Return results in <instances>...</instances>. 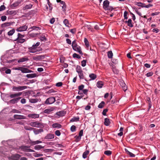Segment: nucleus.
<instances>
[{
    "instance_id": "f257e3e1",
    "label": "nucleus",
    "mask_w": 160,
    "mask_h": 160,
    "mask_svg": "<svg viewBox=\"0 0 160 160\" xmlns=\"http://www.w3.org/2000/svg\"><path fill=\"white\" fill-rule=\"evenodd\" d=\"M40 42H37L35 44H33L31 47L28 48V51L30 53H34L42 50V48L38 47L40 45Z\"/></svg>"
},
{
    "instance_id": "f03ea898",
    "label": "nucleus",
    "mask_w": 160,
    "mask_h": 160,
    "mask_svg": "<svg viewBox=\"0 0 160 160\" xmlns=\"http://www.w3.org/2000/svg\"><path fill=\"white\" fill-rule=\"evenodd\" d=\"M72 49L75 51L78 52L80 54L82 55L83 53L82 52L81 47L77 44L76 40L72 41Z\"/></svg>"
},
{
    "instance_id": "7ed1b4c3",
    "label": "nucleus",
    "mask_w": 160,
    "mask_h": 160,
    "mask_svg": "<svg viewBox=\"0 0 160 160\" xmlns=\"http://www.w3.org/2000/svg\"><path fill=\"white\" fill-rule=\"evenodd\" d=\"M24 37V35H22L20 33H18V37L14 41H17L18 43H22L24 42L25 40L24 39L22 38Z\"/></svg>"
},
{
    "instance_id": "20e7f679",
    "label": "nucleus",
    "mask_w": 160,
    "mask_h": 160,
    "mask_svg": "<svg viewBox=\"0 0 160 160\" xmlns=\"http://www.w3.org/2000/svg\"><path fill=\"white\" fill-rule=\"evenodd\" d=\"M30 147V146H22L20 147V148L22 151L24 152H34V150L29 148Z\"/></svg>"
},
{
    "instance_id": "39448f33",
    "label": "nucleus",
    "mask_w": 160,
    "mask_h": 160,
    "mask_svg": "<svg viewBox=\"0 0 160 160\" xmlns=\"http://www.w3.org/2000/svg\"><path fill=\"white\" fill-rule=\"evenodd\" d=\"M27 86H18V87L13 86L12 89L14 91H19L27 88Z\"/></svg>"
},
{
    "instance_id": "423d86ee",
    "label": "nucleus",
    "mask_w": 160,
    "mask_h": 160,
    "mask_svg": "<svg viewBox=\"0 0 160 160\" xmlns=\"http://www.w3.org/2000/svg\"><path fill=\"white\" fill-rule=\"evenodd\" d=\"M55 101V98L51 97L46 100L45 103L47 104H50L53 103Z\"/></svg>"
},
{
    "instance_id": "0eeeda50",
    "label": "nucleus",
    "mask_w": 160,
    "mask_h": 160,
    "mask_svg": "<svg viewBox=\"0 0 160 160\" xmlns=\"http://www.w3.org/2000/svg\"><path fill=\"white\" fill-rule=\"evenodd\" d=\"M29 125L32 127L40 128L42 124L37 122H31L29 123Z\"/></svg>"
},
{
    "instance_id": "6e6552de",
    "label": "nucleus",
    "mask_w": 160,
    "mask_h": 160,
    "mask_svg": "<svg viewBox=\"0 0 160 160\" xmlns=\"http://www.w3.org/2000/svg\"><path fill=\"white\" fill-rule=\"evenodd\" d=\"M28 27L27 25L22 26L19 28H17L16 30L18 32H23L26 31L28 29Z\"/></svg>"
},
{
    "instance_id": "1a4fd4ad",
    "label": "nucleus",
    "mask_w": 160,
    "mask_h": 160,
    "mask_svg": "<svg viewBox=\"0 0 160 160\" xmlns=\"http://www.w3.org/2000/svg\"><path fill=\"white\" fill-rule=\"evenodd\" d=\"M45 58L44 55H39L34 56L33 57V59L36 61L41 60Z\"/></svg>"
},
{
    "instance_id": "9d476101",
    "label": "nucleus",
    "mask_w": 160,
    "mask_h": 160,
    "mask_svg": "<svg viewBox=\"0 0 160 160\" xmlns=\"http://www.w3.org/2000/svg\"><path fill=\"white\" fill-rule=\"evenodd\" d=\"M22 94V92H16L13 94H11L9 97L11 98H18L19 96H21Z\"/></svg>"
},
{
    "instance_id": "9b49d317",
    "label": "nucleus",
    "mask_w": 160,
    "mask_h": 160,
    "mask_svg": "<svg viewBox=\"0 0 160 160\" xmlns=\"http://www.w3.org/2000/svg\"><path fill=\"white\" fill-rule=\"evenodd\" d=\"M14 118L16 119H26V117L24 115H14L13 116Z\"/></svg>"
},
{
    "instance_id": "f8f14e48",
    "label": "nucleus",
    "mask_w": 160,
    "mask_h": 160,
    "mask_svg": "<svg viewBox=\"0 0 160 160\" xmlns=\"http://www.w3.org/2000/svg\"><path fill=\"white\" fill-rule=\"evenodd\" d=\"M109 2L108 0H106L103 2V9L106 10L107 8L109 6Z\"/></svg>"
},
{
    "instance_id": "ddd939ff",
    "label": "nucleus",
    "mask_w": 160,
    "mask_h": 160,
    "mask_svg": "<svg viewBox=\"0 0 160 160\" xmlns=\"http://www.w3.org/2000/svg\"><path fill=\"white\" fill-rule=\"evenodd\" d=\"M54 138V135L52 133H49L47 134L45 137V139H53Z\"/></svg>"
},
{
    "instance_id": "4468645a",
    "label": "nucleus",
    "mask_w": 160,
    "mask_h": 160,
    "mask_svg": "<svg viewBox=\"0 0 160 160\" xmlns=\"http://www.w3.org/2000/svg\"><path fill=\"white\" fill-rule=\"evenodd\" d=\"M39 114L35 113L30 114L28 115V116L29 118H36L39 117Z\"/></svg>"
},
{
    "instance_id": "2eb2a0df",
    "label": "nucleus",
    "mask_w": 160,
    "mask_h": 160,
    "mask_svg": "<svg viewBox=\"0 0 160 160\" xmlns=\"http://www.w3.org/2000/svg\"><path fill=\"white\" fill-rule=\"evenodd\" d=\"M21 97H19L17 98H14L13 99H11L9 101V102L10 103L12 104H14L16 103H17L18 101L21 99Z\"/></svg>"
},
{
    "instance_id": "dca6fc26",
    "label": "nucleus",
    "mask_w": 160,
    "mask_h": 160,
    "mask_svg": "<svg viewBox=\"0 0 160 160\" xmlns=\"http://www.w3.org/2000/svg\"><path fill=\"white\" fill-rule=\"evenodd\" d=\"M21 71L23 73H30L32 72L31 70L28 69L27 68L22 67Z\"/></svg>"
},
{
    "instance_id": "f3484780",
    "label": "nucleus",
    "mask_w": 160,
    "mask_h": 160,
    "mask_svg": "<svg viewBox=\"0 0 160 160\" xmlns=\"http://www.w3.org/2000/svg\"><path fill=\"white\" fill-rule=\"evenodd\" d=\"M28 58L26 57H24L20 58L18 61V63L22 62H26L28 61Z\"/></svg>"
},
{
    "instance_id": "a211bd4d",
    "label": "nucleus",
    "mask_w": 160,
    "mask_h": 160,
    "mask_svg": "<svg viewBox=\"0 0 160 160\" xmlns=\"http://www.w3.org/2000/svg\"><path fill=\"white\" fill-rule=\"evenodd\" d=\"M39 38L41 41L45 42L47 41V38L44 34H42L40 35L39 37Z\"/></svg>"
},
{
    "instance_id": "6ab92c4d",
    "label": "nucleus",
    "mask_w": 160,
    "mask_h": 160,
    "mask_svg": "<svg viewBox=\"0 0 160 160\" xmlns=\"http://www.w3.org/2000/svg\"><path fill=\"white\" fill-rule=\"evenodd\" d=\"M33 132L36 135L42 132L43 131V130L42 129H37L33 128Z\"/></svg>"
},
{
    "instance_id": "aec40b11",
    "label": "nucleus",
    "mask_w": 160,
    "mask_h": 160,
    "mask_svg": "<svg viewBox=\"0 0 160 160\" xmlns=\"http://www.w3.org/2000/svg\"><path fill=\"white\" fill-rule=\"evenodd\" d=\"M52 126L53 128H61L62 127L61 125L57 123H55L52 124Z\"/></svg>"
},
{
    "instance_id": "412c9836",
    "label": "nucleus",
    "mask_w": 160,
    "mask_h": 160,
    "mask_svg": "<svg viewBox=\"0 0 160 160\" xmlns=\"http://www.w3.org/2000/svg\"><path fill=\"white\" fill-rule=\"evenodd\" d=\"M66 112L64 111H60L56 113V114L59 117L64 116L66 114Z\"/></svg>"
},
{
    "instance_id": "4be33fe9",
    "label": "nucleus",
    "mask_w": 160,
    "mask_h": 160,
    "mask_svg": "<svg viewBox=\"0 0 160 160\" xmlns=\"http://www.w3.org/2000/svg\"><path fill=\"white\" fill-rule=\"evenodd\" d=\"M42 142V141L39 140H37L35 141H33L31 140H30L29 143L31 144V145H34L39 143H41Z\"/></svg>"
},
{
    "instance_id": "5701e85b",
    "label": "nucleus",
    "mask_w": 160,
    "mask_h": 160,
    "mask_svg": "<svg viewBox=\"0 0 160 160\" xmlns=\"http://www.w3.org/2000/svg\"><path fill=\"white\" fill-rule=\"evenodd\" d=\"M103 82L101 81H98L97 83V86L99 88H101L103 86Z\"/></svg>"
},
{
    "instance_id": "b1692460",
    "label": "nucleus",
    "mask_w": 160,
    "mask_h": 160,
    "mask_svg": "<svg viewBox=\"0 0 160 160\" xmlns=\"http://www.w3.org/2000/svg\"><path fill=\"white\" fill-rule=\"evenodd\" d=\"M104 124L106 126H108L110 125L111 122L109 119L108 118H105L104 119Z\"/></svg>"
},
{
    "instance_id": "393cba45",
    "label": "nucleus",
    "mask_w": 160,
    "mask_h": 160,
    "mask_svg": "<svg viewBox=\"0 0 160 160\" xmlns=\"http://www.w3.org/2000/svg\"><path fill=\"white\" fill-rule=\"evenodd\" d=\"M11 23L10 22H5L1 24V27L2 28H4L6 27H9L10 26Z\"/></svg>"
},
{
    "instance_id": "a878e982",
    "label": "nucleus",
    "mask_w": 160,
    "mask_h": 160,
    "mask_svg": "<svg viewBox=\"0 0 160 160\" xmlns=\"http://www.w3.org/2000/svg\"><path fill=\"white\" fill-rule=\"evenodd\" d=\"M26 76L28 78H32L36 77L37 75L35 73L29 74H27Z\"/></svg>"
},
{
    "instance_id": "bb28decb",
    "label": "nucleus",
    "mask_w": 160,
    "mask_h": 160,
    "mask_svg": "<svg viewBox=\"0 0 160 160\" xmlns=\"http://www.w3.org/2000/svg\"><path fill=\"white\" fill-rule=\"evenodd\" d=\"M126 153L131 157H134L135 156L134 154H133L132 153L129 151L127 149L125 148V149Z\"/></svg>"
},
{
    "instance_id": "cd10ccee",
    "label": "nucleus",
    "mask_w": 160,
    "mask_h": 160,
    "mask_svg": "<svg viewBox=\"0 0 160 160\" xmlns=\"http://www.w3.org/2000/svg\"><path fill=\"white\" fill-rule=\"evenodd\" d=\"M132 21L130 19H129L128 21H125V22L127 23V25L128 26L131 27H133V25L132 23Z\"/></svg>"
},
{
    "instance_id": "c85d7f7f",
    "label": "nucleus",
    "mask_w": 160,
    "mask_h": 160,
    "mask_svg": "<svg viewBox=\"0 0 160 160\" xmlns=\"http://www.w3.org/2000/svg\"><path fill=\"white\" fill-rule=\"evenodd\" d=\"M152 6L153 5L150 4H148V5H145L144 4L141 2V7L148 8Z\"/></svg>"
},
{
    "instance_id": "c756f323",
    "label": "nucleus",
    "mask_w": 160,
    "mask_h": 160,
    "mask_svg": "<svg viewBox=\"0 0 160 160\" xmlns=\"http://www.w3.org/2000/svg\"><path fill=\"white\" fill-rule=\"evenodd\" d=\"M76 71L78 73L83 71L81 67L80 66L77 65L76 68Z\"/></svg>"
},
{
    "instance_id": "7c9ffc66",
    "label": "nucleus",
    "mask_w": 160,
    "mask_h": 160,
    "mask_svg": "<svg viewBox=\"0 0 160 160\" xmlns=\"http://www.w3.org/2000/svg\"><path fill=\"white\" fill-rule=\"evenodd\" d=\"M89 77L90 78V80H95L97 78V76L94 74L91 73L89 74Z\"/></svg>"
},
{
    "instance_id": "2f4dec72",
    "label": "nucleus",
    "mask_w": 160,
    "mask_h": 160,
    "mask_svg": "<svg viewBox=\"0 0 160 160\" xmlns=\"http://www.w3.org/2000/svg\"><path fill=\"white\" fill-rule=\"evenodd\" d=\"M79 120V118L78 117H73L70 120V122H77Z\"/></svg>"
},
{
    "instance_id": "473e14b6",
    "label": "nucleus",
    "mask_w": 160,
    "mask_h": 160,
    "mask_svg": "<svg viewBox=\"0 0 160 160\" xmlns=\"http://www.w3.org/2000/svg\"><path fill=\"white\" fill-rule=\"evenodd\" d=\"M89 151L88 150H87L85 151L83 153L82 158L85 159L87 157V156L89 154Z\"/></svg>"
},
{
    "instance_id": "72a5a7b5",
    "label": "nucleus",
    "mask_w": 160,
    "mask_h": 160,
    "mask_svg": "<svg viewBox=\"0 0 160 160\" xmlns=\"http://www.w3.org/2000/svg\"><path fill=\"white\" fill-rule=\"evenodd\" d=\"M32 5L31 4H29L28 5H26L23 8L24 10H26L31 9L32 7Z\"/></svg>"
},
{
    "instance_id": "f704fd0d",
    "label": "nucleus",
    "mask_w": 160,
    "mask_h": 160,
    "mask_svg": "<svg viewBox=\"0 0 160 160\" xmlns=\"http://www.w3.org/2000/svg\"><path fill=\"white\" fill-rule=\"evenodd\" d=\"M15 32V29H12L8 32V35L9 36H12L14 33Z\"/></svg>"
},
{
    "instance_id": "c9c22d12",
    "label": "nucleus",
    "mask_w": 160,
    "mask_h": 160,
    "mask_svg": "<svg viewBox=\"0 0 160 160\" xmlns=\"http://www.w3.org/2000/svg\"><path fill=\"white\" fill-rule=\"evenodd\" d=\"M79 77L80 79H84V76L83 73V71L78 73Z\"/></svg>"
},
{
    "instance_id": "e433bc0d",
    "label": "nucleus",
    "mask_w": 160,
    "mask_h": 160,
    "mask_svg": "<svg viewBox=\"0 0 160 160\" xmlns=\"http://www.w3.org/2000/svg\"><path fill=\"white\" fill-rule=\"evenodd\" d=\"M44 147L41 145H37L34 146V148L36 150H39L43 148Z\"/></svg>"
},
{
    "instance_id": "4c0bfd02",
    "label": "nucleus",
    "mask_w": 160,
    "mask_h": 160,
    "mask_svg": "<svg viewBox=\"0 0 160 160\" xmlns=\"http://www.w3.org/2000/svg\"><path fill=\"white\" fill-rule=\"evenodd\" d=\"M30 29H31L32 30H40L41 29V28L38 27H36L35 26H33L32 27H31Z\"/></svg>"
},
{
    "instance_id": "58836bf2",
    "label": "nucleus",
    "mask_w": 160,
    "mask_h": 160,
    "mask_svg": "<svg viewBox=\"0 0 160 160\" xmlns=\"http://www.w3.org/2000/svg\"><path fill=\"white\" fill-rule=\"evenodd\" d=\"M105 102L104 101H102L98 105V107L99 108H102L105 105Z\"/></svg>"
},
{
    "instance_id": "ea45409f",
    "label": "nucleus",
    "mask_w": 160,
    "mask_h": 160,
    "mask_svg": "<svg viewBox=\"0 0 160 160\" xmlns=\"http://www.w3.org/2000/svg\"><path fill=\"white\" fill-rule=\"evenodd\" d=\"M84 42L85 44L87 47L88 48L89 46V42L88 39L86 38H85L84 39Z\"/></svg>"
},
{
    "instance_id": "a19ab883",
    "label": "nucleus",
    "mask_w": 160,
    "mask_h": 160,
    "mask_svg": "<svg viewBox=\"0 0 160 160\" xmlns=\"http://www.w3.org/2000/svg\"><path fill=\"white\" fill-rule=\"evenodd\" d=\"M112 153V152L110 150L105 151L104 152V154L108 156H110Z\"/></svg>"
},
{
    "instance_id": "79ce46f5",
    "label": "nucleus",
    "mask_w": 160,
    "mask_h": 160,
    "mask_svg": "<svg viewBox=\"0 0 160 160\" xmlns=\"http://www.w3.org/2000/svg\"><path fill=\"white\" fill-rule=\"evenodd\" d=\"M63 22L66 27H69V23L67 19H65L63 21Z\"/></svg>"
},
{
    "instance_id": "37998d69",
    "label": "nucleus",
    "mask_w": 160,
    "mask_h": 160,
    "mask_svg": "<svg viewBox=\"0 0 160 160\" xmlns=\"http://www.w3.org/2000/svg\"><path fill=\"white\" fill-rule=\"evenodd\" d=\"M108 57L109 58H111L113 56V53L112 51H109L108 52Z\"/></svg>"
},
{
    "instance_id": "c03bdc74",
    "label": "nucleus",
    "mask_w": 160,
    "mask_h": 160,
    "mask_svg": "<svg viewBox=\"0 0 160 160\" xmlns=\"http://www.w3.org/2000/svg\"><path fill=\"white\" fill-rule=\"evenodd\" d=\"M75 142H78L80 140L81 137L79 136H76L75 137Z\"/></svg>"
},
{
    "instance_id": "a18cd8bd",
    "label": "nucleus",
    "mask_w": 160,
    "mask_h": 160,
    "mask_svg": "<svg viewBox=\"0 0 160 160\" xmlns=\"http://www.w3.org/2000/svg\"><path fill=\"white\" fill-rule=\"evenodd\" d=\"M154 92L157 96H158L160 94V90H157L155 89L154 90Z\"/></svg>"
},
{
    "instance_id": "49530a36",
    "label": "nucleus",
    "mask_w": 160,
    "mask_h": 160,
    "mask_svg": "<svg viewBox=\"0 0 160 160\" xmlns=\"http://www.w3.org/2000/svg\"><path fill=\"white\" fill-rule=\"evenodd\" d=\"M73 57V58H76L78 59H79L81 58V56L76 53H74L72 55Z\"/></svg>"
},
{
    "instance_id": "de8ad7c7",
    "label": "nucleus",
    "mask_w": 160,
    "mask_h": 160,
    "mask_svg": "<svg viewBox=\"0 0 160 160\" xmlns=\"http://www.w3.org/2000/svg\"><path fill=\"white\" fill-rule=\"evenodd\" d=\"M38 100L37 98L31 99L30 100V102L32 103H36L38 102Z\"/></svg>"
},
{
    "instance_id": "09e8293b",
    "label": "nucleus",
    "mask_w": 160,
    "mask_h": 160,
    "mask_svg": "<svg viewBox=\"0 0 160 160\" xmlns=\"http://www.w3.org/2000/svg\"><path fill=\"white\" fill-rule=\"evenodd\" d=\"M52 111V110L51 109H45L44 111V113H45L48 114L50 113V112Z\"/></svg>"
},
{
    "instance_id": "8fccbe9b",
    "label": "nucleus",
    "mask_w": 160,
    "mask_h": 160,
    "mask_svg": "<svg viewBox=\"0 0 160 160\" xmlns=\"http://www.w3.org/2000/svg\"><path fill=\"white\" fill-rule=\"evenodd\" d=\"M86 65V60H83L81 62V65L82 67H84Z\"/></svg>"
},
{
    "instance_id": "3c124183",
    "label": "nucleus",
    "mask_w": 160,
    "mask_h": 160,
    "mask_svg": "<svg viewBox=\"0 0 160 160\" xmlns=\"http://www.w3.org/2000/svg\"><path fill=\"white\" fill-rule=\"evenodd\" d=\"M153 72H148L146 75L147 77H150L152 76L153 74Z\"/></svg>"
},
{
    "instance_id": "603ef678",
    "label": "nucleus",
    "mask_w": 160,
    "mask_h": 160,
    "mask_svg": "<svg viewBox=\"0 0 160 160\" xmlns=\"http://www.w3.org/2000/svg\"><path fill=\"white\" fill-rule=\"evenodd\" d=\"M24 128L25 130H29V131L32 130H33V128H31L30 127H28L27 126H25L24 127Z\"/></svg>"
},
{
    "instance_id": "864d4df0",
    "label": "nucleus",
    "mask_w": 160,
    "mask_h": 160,
    "mask_svg": "<svg viewBox=\"0 0 160 160\" xmlns=\"http://www.w3.org/2000/svg\"><path fill=\"white\" fill-rule=\"evenodd\" d=\"M71 130L72 132H75L76 129V127L74 125H72L71 127Z\"/></svg>"
},
{
    "instance_id": "5fc2aeb1",
    "label": "nucleus",
    "mask_w": 160,
    "mask_h": 160,
    "mask_svg": "<svg viewBox=\"0 0 160 160\" xmlns=\"http://www.w3.org/2000/svg\"><path fill=\"white\" fill-rule=\"evenodd\" d=\"M55 135L58 136H59L61 135V132H60V131L59 130H57L55 131Z\"/></svg>"
},
{
    "instance_id": "6e6d98bb",
    "label": "nucleus",
    "mask_w": 160,
    "mask_h": 160,
    "mask_svg": "<svg viewBox=\"0 0 160 160\" xmlns=\"http://www.w3.org/2000/svg\"><path fill=\"white\" fill-rule=\"evenodd\" d=\"M13 157L17 159H19L21 155L18 154H15L13 155Z\"/></svg>"
},
{
    "instance_id": "4d7b16f0",
    "label": "nucleus",
    "mask_w": 160,
    "mask_h": 160,
    "mask_svg": "<svg viewBox=\"0 0 160 160\" xmlns=\"http://www.w3.org/2000/svg\"><path fill=\"white\" fill-rule=\"evenodd\" d=\"M128 14V12L125 11L124 13V17L125 19H127L128 18V17L127 16V15Z\"/></svg>"
},
{
    "instance_id": "13d9d810",
    "label": "nucleus",
    "mask_w": 160,
    "mask_h": 160,
    "mask_svg": "<svg viewBox=\"0 0 160 160\" xmlns=\"http://www.w3.org/2000/svg\"><path fill=\"white\" fill-rule=\"evenodd\" d=\"M12 112L14 113H21V111L16 109H13L12 110Z\"/></svg>"
},
{
    "instance_id": "bf43d9fd",
    "label": "nucleus",
    "mask_w": 160,
    "mask_h": 160,
    "mask_svg": "<svg viewBox=\"0 0 160 160\" xmlns=\"http://www.w3.org/2000/svg\"><path fill=\"white\" fill-rule=\"evenodd\" d=\"M108 111V109H105L103 110V111L102 112V114L104 116H105L106 115V113Z\"/></svg>"
},
{
    "instance_id": "052dcab7",
    "label": "nucleus",
    "mask_w": 160,
    "mask_h": 160,
    "mask_svg": "<svg viewBox=\"0 0 160 160\" xmlns=\"http://www.w3.org/2000/svg\"><path fill=\"white\" fill-rule=\"evenodd\" d=\"M84 87V86L82 84L78 87V89L79 90H83Z\"/></svg>"
},
{
    "instance_id": "680f3d73",
    "label": "nucleus",
    "mask_w": 160,
    "mask_h": 160,
    "mask_svg": "<svg viewBox=\"0 0 160 160\" xmlns=\"http://www.w3.org/2000/svg\"><path fill=\"white\" fill-rule=\"evenodd\" d=\"M6 8L4 5H2L0 7V11H2L5 10Z\"/></svg>"
},
{
    "instance_id": "e2e57ef3",
    "label": "nucleus",
    "mask_w": 160,
    "mask_h": 160,
    "mask_svg": "<svg viewBox=\"0 0 160 160\" xmlns=\"http://www.w3.org/2000/svg\"><path fill=\"white\" fill-rule=\"evenodd\" d=\"M7 19V17L5 16H2L1 17V20L2 21H4Z\"/></svg>"
},
{
    "instance_id": "0e129e2a",
    "label": "nucleus",
    "mask_w": 160,
    "mask_h": 160,
    "mask_svg": "<svg viewBox=\"0 0 160 160\" xmlns=\"http://www.w3.org/2000/svg\"><path fill=\"white\" fill-rule=\"evenodd\" d=\"M62 82H58L56 84V86L57 87H61L62 86Z\"/></svg>"
},
{
    "instance_id": "69168bd1",
    "label": "nucleus",
    "mask_w": 160,
    "mask_h": 160,
    "mask_svg": "<svg viewBox=\"0 0 160 160\" xmlns=\"http://www.w3.org/2000/svg\"><path fill=\"white\" fill-rule=\"evenodd\" d=\"M66 41L67 43L68 44L70 45L72 43L71 40L69 38H67L66 39Z\"/></svg>"
},
{
    "instance_id": "338daca9",
    "label": "nucleus",
    "mask_w": 160,
    "mask_h": 160,
    "mask_svg": "<svg viewBox=\"0 0 160 160\" xmlns=\"http://www.w3.org/2000/svg\"><path fill=\"white\" fill-rule=\"evenodd\" d=\"M21 68L22 67H15L13 68V69L14 70H18L21 71Z\"/></svg>"
},
{
    "instance_id": "774afa93",
    "label": "nucleus",
    "mask_w": 160,
    "mask_h": 160,
    "mask_svg": "<svg viewBox=\"0 0 160 160\" xmlns=\"http://www.w3.org/2000/svg\"><path fill=\"white\" fill-rule=\"evenodd\" d=\"M120 84L122 87H123V86L126 85L125 83L122 80L120 82Z\"/></svg>"
}]
</instances>
